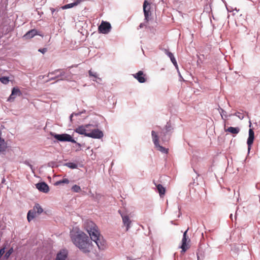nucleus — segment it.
Returning <instances> with one entry per match:
<instances>
[{
  "label": "nucleus",
  "mask_w": 260,
  "mask_h": 260,
  "mask_svg": "<svg viewBox=\"0 0 260 260\" xmlns=\"http://www.w3.org/2000/svg\"><path fill=\"white\" fill-rule=\"evenodd\" d=\"M84 228L89 234L91 239L96 244L101 250H104L106 247V242L100 235L96 225L91 221L87 220L84 223Z\"/></svg>",
  "instance_id": "nucleus-1"
},
{
  "label": "nucleus",
  "mask_w": 260,
  "mask_h": 260,
  "mask_svg": "<svg viewBox=\"0 0 260 260\" xmlns=\"http://www.w3.org/2000/svg\"><path fill=\"white\" fill-rule=\"evenodd\" d=\"M71 238L74 244L83 252H89L92 249L89 237L83 232H77L76 234L72 233Z\"/></svg>",
  "instance_id": "nucleus-2"
},
{
  "label": "nucleus",
  "mask_w": 260,
  "mask_h": 260,
  "mask_svg": "<svg viewBox=\"0 0 260 260\" xmlns=\"http://www.w3.org/2000/svg\"><path fill=\"white\" fill-rule=\"evenodd\" d=\"M151 135L153 143L157 150L161 151L162 153H167L168 149H166L165 148L160 146L159 144L158 137L157 135L156 134V133L154 131H152L151 132Z\"/></svg>",
  "instance_id": "nucleus-3"
},
{
  "label": "nucleus",
  "mask_w": 260,
  "mask_h": 260,
  "mask_svg": "<svg viewBox=\"0 0 260 260\" xmlns=\"http://www.w3.org/2000/svg\"><path fill=\"white\" fill-rule=\"evenodd\" d=\"M143 11L144 14L145 16V20L147 22L149 20V17L151 15V13L150 12L151 9V5L150 3H149L147 1L145 0L143 3Z\"/></svg>",
  "instance_id": "nucleus-4"
},
{
  "label": "nucleus",
  "mask_w": 260,
  "mask_h": 260,
  "mask_svg": "<svg viewBox=\"0 0 260 260\" xmlns=\"http://www.w3.org/2000/svg\"><path fill=\"white\" fill-rule=\"evenodd\" d=\"M111 28V24L109 22L103 21L99 26V31L104 34H107L110 32Z\"/></svg>",
  "instance_id": "nucleus-5"
},
{
  "label": "nucleus",
  "mask_w": 260,
  "mask_h": 260,
  "mask_svg": "<svg viewBox=\"0 0 260 260\" xmlns=\"http://www.w3.org/2000/svg\"><path fill=\"white\" fill-rule=\"evenodd\" d=\"M51 135L52 136H53L57 140L60 141H68V142H75V141L72 139V137L68 134H55L53 135L52 133H51Z\"/></svg>",
  "instance_id": "nucleus-6"
},
{
  "label": "nucleus",
  "mask_w": 260,
  "mask_h": 260,
  "mask_svg": "<svg viewBox=\"0 0 260 260\" xmlns=\"http://www.w3.org/2000/svg\"><path fill=\"white\" fill-rule=\"evenodd\" d=\"M118 212L122 217V222L124 225L126 226V231H127L131 228L132 221L127 214L122 213L120 210H119Z\"/></svg>",
  "instance_id": "nucleus-7"
},
{
  "label": "nucleus",
  "mask_w": 260,
  "mask_h": 260,
  "mask_svg": "<svg viewBox=\"0 0 260 260\" xmlns=\"http://www.w3.org/2000/svg\"><path fill=\"white\" fill-rule=\"evenodd\" d=\"M86 136L94 139H101L103 137V133L99 129H89V132H88Z\"/></svg>",
  "instance_id": "nucleus-8"
},
{
  "label": "nucleus",
  "mask_w": 260,
  "mask_h": 260,
  "mask_svg": "<svg viewBox=\"0 0 260 260\" xmlns=\"http://www.w3.org/2000/svg\"><path fill=\"white\" fill-rule=\"evenodd\" d=\"M91 126V124H86L84 125L79 126L75 129V132L80 134L86 136L89 132V127Z\"/></svg>",
  "instance_id": "nucleus-9"
},
{
  "label": "nucleus",
  "mask_w": 260,
  "mask_h": 260,
  "mask_svg": "<svg viewBox=\"0 0 260 260\" xmlns=\"http://www.w3.org/2000/svg\"><path fill=\"white\" fill-rule=\"evenodd\" d=\"M21 95L22 92L20 89L17 87H14L12 90V93L8 98V101L9 102H13L16 96H21Z\"/></svg>",
  "instance_id": "nucleus-10"
},
{
  "label": "nucleus",
  "mask_w": 260,
  "mask_h": 260,
  "mask_svg": "<svg viewBox=\"0 0 260 260\" xmlns=\"http://www.w3.org/2000/svg\"><path fill=\"white\" fill-rule=\"evenodd\" d=\"M133 76L140 83H144L146 81V75L142 71H139L135 74H133Z\"/></svg>",
  "instance_id": "nucleus-11"
},
{
  "label": "nucleus",
  "mask_w": 260,
  "mask_h": 260,
  "mask_svg": "<svg viewBox=\"0 0 260 260\" xmlns=\"http://www.w3.org/2000/svg\"><path fill=\"white\" fill-rule=\"evenodd\" d=\"M187 230H187L184 233L183 238H182V245L181 246V248L182 249V251L183 252H185L189 248V246H188V245L187 244Z\"/></svg>",
  "instance_id": "nucleus-12"
},
{
  "label": "nucleus",
  "mask_w": 260,
  "mask_h": 260,
  "mask_svg": "<svg viewBox=\"0 0 260 260\" xmlns=\"http://www.w3.org/2000/svg\"><path fill=\"white\" fill-rule=\"evenodd\" d=\"M37 188L40 191L47 193L49 190L48 185L45 182L39 183L36 184Z\"/></svg>",
  "instance_id": "nucleus-13"
},
{
  "label": "nucleus",
  "mask_w": 260,
  "mask_h": 260,
  "mask_svg": "<svg viewBox=\"0 0 260 260\" xmlns=\"http://www.w3.org/2000/svg\"><path fill=\"white\" fill-rule=\"evenodd\" d=\"M254 139V133L252 129L249 130V137L247 139V143L248 145V149L249 150L251 149V145L253 142Z\"/></svg>",
  "instance_id": "nucleus-14"
},
{
  "label": "nucleus",
  "mask_w": 260,
  "mask_h": 260,
  "mask_svg": "<svg viewBox=\"0 0 260 260\" xmlns=\"http://www.w3.org/2000/svg\"><path fill=\"white\" fill-rule=\"evenodd\" d=\"M68 255L67 251L61 250L56 255L55 260H66Z\"/></svg>",
  "instance_id": "nucleus-15"
},
{
  "label": "nucleus",
  "mask_w": 260,
  "mask_h": 260,
  "mask_svg": "<svg viewBox=\"0 0 260 260\" xmlns=\"http://www.w3.org/2000/svg\"><path fill=\"white\" fill-rule=\"evenodd\" d=\"M37 34V30L33 29L29 31H28L25 35H24L23 38L26 39H29L34 37Z\"/></svg>",
  "instance_id": "nucleus-16"
},
{
  "label": "nucleus",
  "mask_w": 260,
  "mask_h": 260,
  "mask_svg": "<svg viewBox=\"0 0 260 260\" xmlns=\"http://www.w3.org/2000/svg\"><path fill=\"white\" fill-rule=\"evenodd\" d=\"M165 53L170 57L172 62L173 63V64L177 67V61L174 56V55L173 53H172L171 52H170L167 49H165Z\"/></svg>",
  "instance_id": "nucleus-17"
},
{
  "label": "nucleus",
  "mask_w": 260,
  "mask_h": 260,
  "mask_svg": "<svg viewBox=\"0 0 260 260\" xmlns=\"http://www.w3.org/2000/svg\"><path fill=\"white\" fill-rule=\"evenodd\" d=\"M36 211H35L33 208L32 210H30L27 213V218L29 222L32 220L36 216Z\"/></svg>",
  "instance_id": "nucleus-18"
},
{
  "label": "nucleus",
  "mask_w": 260,
  "mask_h": 260,
  "mask_svg": "<svg viewBox=\"0 0 260 260\" xmlns=\"http://www.w3.org/2000/svg\"><path fill=\"white\" fill-rule=\"evenodd\" d=\"M156 186L157 189L159 192V196L160 197H162L166 192V189L164 187L162 186L161 184H155Z\"/></svg>",
  "instance_id": "nucleus-19"
},
{
  "label": "nucleus",
  "mask_w": 260,
  "mask_h": 260,
  "mask_svg": "<svg viewBox=\"0 0 260 260\" xmlns=\"http://www.w3.org/2000/svg\"><path fill=\"white\" fill-rule=\"evenodd\" d=\"M57 72H59V74L57 75L55 78H60V80H63L65 79V78L62 77V76L64 74V72L61 70H55L54 72L50 73L49 74L53 75L54 74H56Z\"/></svg>",
  "instance_id": "nucleus-20"
},
{
  "label": "nucleus",
  "mask_w": 260,
  "mask_h": 260,
  "mask_svg": "<svg viewBox=\"0 0 260 260\" xmlns=\"http://www.w3.org/2000/svg\"><path fill=\"white\" fill-rule=\"evenodd\" d=\"M79 3H80L79 0H77L73 3L69 4L64 5V6L62 7V9H67L71 8L73 7L74 6H77Z\"/></svg>",
  "instance_id": "nucleus-21"
},
{
  "label": "nucleus",
  "mask_w": 260,
  "mask_h": 260,
  "mask_svg": "<svg viewBox=\"0 0 260 260\" xmlns=\"http://www.w3.org/2000/svg\"><path fill=\"white\" fill-rule=\"evenodd\" d=\"M239 128H238V127H229L228 129H227V131L232 133V134H238L239 132Z\"/></svg>",
  "instance_id": "nucleus-22"
},
{
  "label": "nucleus",
  "mask_w": 260,
  "mask_h": 260,
  "mask_svg": "<svg viewBox=\"0 0 260 260\" xmlns=\"http://www.w3.org/2000/svg\"><path fill=\"white\" fill-rule=\"evenodd\" d=\"M34 208L35 211H36V213H37L38 215L42 213L43 211V209L39 204H36L34 207Z\"/></svg>",
  "instance_id": "nucleus-23"
},
{
  "label": "nucleus",
  "mask_w": 260,
  "mask_h": 260,
  "mask_svg": "<svg viewBox=\"0 0 260 260\" xmlns=\"http://www.w3.org/2000/svg\"><path fill=\"white\" fill-rule=\"evenodd\" d=\"M88 73L90 77H92L95 79H97L99 81H102V79L101 78L98 77V75L96 72H94L91 70H89Z\"/></svg>",
  "instance_id": "nucleus-24"
},
{
  "label": "nucleus",
  "mask_w": 260,
  "mask_h": 260,
  "mask_svg": "<svg viewBox=\"0 0 260 260\" xmlns=\"http://www.w3.org/2000/svg\"><path fill=\"white\" fill-rule=\"evenodd\" d=\"M69 182H70V181L68 179L63 178L62 180L57 181L55 183V185H58L61 184L62 183L68 184V183H69Z\"/></svg>",
  "instance_id": "nucleus-25"
},
{
  "label": "nucleus",
  "mask_w": 260,
  "mask_h": 260,
  "mask_svg": "<svg viewBox=\"0 0 260 260\" xmlns=\"http://www.w3.org/2000/svg\"><path fill=\"white\" fill-rule=\"evenodd\" d=\"M0 81L2 83L7 84L9 82V79L7 77H0Z\"/></svg>",
  "instance_id": "nucleus-26"
},
{
  "label": "nucleus",
  "mask_w": 260,
  "mask_h": 260,
  "mask_svg": "<svg viewBox=\"0 0 260 260\" xmlns=\"http://www.w3.org/2000/svg\"><path fill=\"white\" fill-rule=\"evenodd\" d=\"M72 190L75 192H79L81 191V188L77 185H74L72 187Z\"/></svg>",
  "instance_id": "nucleus-27"
},
{
  "label": "nucleus",
  "mask_w": 260,
  "mask_h": 260,
  "mask_svg": "<svg viewBox=\"0 0 260 260\" xmlns=\"http://www.w3.org/2000/svg\"><path fill=\"white\" fill-rule=\"evenodd\" d=\"M66 166L71 169H75L77 168V165L72 162H68L66 164Z\"/></svg>",
  "instance_id": "nucleus-28"
},
{
  "label": "nucleus",
  "mask_w": 260,
  "mask_h": 260,
  "mask_svg": "<svg viewBox=\"0 0 260 260\" xmlns=\"http://www.w3.org/2000/svg\"><path fill=\"white\" fill-rule=\"evenodd\" d=\"M13 251L12 248H10L5 254V257L8 259Z\"/></svg>",
  "instance_id": "nucleus-29"
},
{
  "label": "nucleus",
  "mask_w": 260,
  "mask_h": 260,
  "mask_svg": "<svg viewBox=\"0 0 260 260\" xmlns=\"http://www.w3.org/2000/svg\"><path fill=\"white\" fill-rule=\"evenodd\" d=\"M5 247H3L0 249V258L5 253Z\"/></svg>",
  "instance_id": "nucleus-30"
},
{
  "label": "nucleus",
  "mask_w": 260,
  "mask_h": 260,
  "mask_svg": "<svg viewBox=\"0 0 260 260\" xmlns=\"http://www.w3.org/2000/svg\"><path fill=\"white\" fill-rule=\"evenodd\" d=\"M39 51L42 53L43 54L45 53L47 51V49L44 48H41L39 49Z\"/></svg>",
  "instance_id": "nucleus-31"
},
{
  "label": "nucleus",
  "mask_w": 260,
  "mask_h": 260,
  "mask_svg": "<svg viewBox=\"0 0 260 260\" xmlns=\"http://www.w3.org/2000/svg\"><path fill=\"white\" fill-rule=\"evenodd\" d=\"M146 26V25L144 23H141L139 25V27L140 28H143L144 26Z\"/></svg>",
  "instance_id": "nucleus-32"
},
{
  "label": "nucleus",
  "mask_w": 260,
  "mask_h": 260,
  "mask_svg": "<svg viewBox=\"0 0 260 260\" xmlns=\"http://www.w3.org/2000/svg\"><path fill=\"white\" fill-rule=\"evenodd\" d=\"M73 115H71V116H70L71 119H72V118L73 117Z\"/></svg>",
  "instance_id": "nucleus-33"
},
{
  "label": "nucleus",
  "mask_w": 260,
  "mask_h": 260,
  "mask_svg": "<svg viewBox=\"0 0 260 260\" xmlns=\"http://www.w3.org/2000/svg\"><path fill=\"white\" fill-rule=\"evenodd\" d=\"M162 134H164V133L161 132V133H160V136H162Z\"/></svg>",
  "instance_id": "nucleus-34"
},
{
  "label": "nucleus",
  "mask_w": 260,
  "mask_h": 260,
  "mask_svg": "<svg viewBox=\"0 0 260 260\" xmlns=\"http://www.w3.org/2000/svg\"><path fill=\"white\" fill-rule=\"evenodd\" d=\"M221 117H222V119H224V118L223 117V115H221Z\"/></svg>",
  "instance_id": "nucleus-35"
},
{
  "label": "nucleus",
  "mask_w": 260,
  "mask_h": 260,
  "mask_svg": "<svg viewBox=\"0 0 260 260\" xmlns=\"http://www.w3.org/2000/svg\"><path fill=\"white\" fill-rule=\"evenodd\" d=\"M226 115H224V116H225V117H224V118H226Z\"/></svg>",
  "instance_id": "nucleus-36"
}]
</instances>
